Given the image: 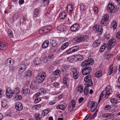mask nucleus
Here are the masks:
<instances>
[{
	"label": "nucleus",
	"instance_id": "obj_26",
	"mask_svg": "<svg viewBox=\"0 0 120 120\" xmlns=\"http://www.w3.org/2000/svg\"><path fill=\"white\" fill-rule=\"evenodd\" d=\"M13 62V60L11 58L8 59L6 61L5 64L6 65H11Z\"/></svg>",
	"mask_w": 120,
	"mask_h": 120
},
{
	"label": "nucleus",
	"instance_id": "obj_51",
	"mask_svg": "<svg viewBox=\"0 0 120 120\" xmlns=\"http://www.w3.org/2000/svg\"><path fill=\"white\" fill-rule=\"evenodd\" d=\"M61 73V71L59 70H56L53 73V74L55 75H59Z\"/></svg>",
	"mask_w": 120,
	"mask_h": 120
},
{
	"label": "nucleus",
	"instance_id": "obj_21",
	"mask_svg": "<svg viewBox=\"0 0 120 120\" xmlns=\"http://www.w3.org/2000/svg\"><path fill=\"white\" fill-rule=\"evenodd\" d=\"M32 73L31 71H28L25 73L24 77L26 79H29Z\"/></svg>",
	"mask_w": 120,
	"mask_h": 120
},
{
	"label": "nucleus",
	"instance_id": "obj_47",
	"mask_svg": "<svg viewBox=\"0 0 120 120\" xmlns=\"http://www.w3.org/2000/svg\"><path fill=\"white\" fill-rule=\"evenodd\" d=\"M113 68L112 65L110 66L109 69L108 70V73L109 75H110L112 73Z\"/></svg>",
	"mask_w": 120,
	"mask_h": 120
},
{
	"label": "nucleus",
	"instance_id": "obj_24",
	"mask_svg": "<svg viewBox=\"0 0 120 120\" xmlns=\"http://www.w3.org/2000/svg\"><path fill=\"white\" fill-rule=\"evenodd\" d=\"M73 10L72 6L71 4H69L67 6V10L68 13L72 12Z\"/></svg>",
	"mask_w": 120,
	"mask_h": 120
},
{
	"label": "nucleus",
	"instance_id": "obj_8",
	"mask_svg": "<svg viewBox=\"0 0 120 120\" xmlns=\"http://www.w3.org/2000/svg\"><path fill=\"white\" fill-rule=\"evenodd\" d=\"M94 62V61L93 59H89L82 62L81 64V66L82 67H84L87 66L89 65H92Z\"/></svg>",
	"mask_w": 120,
	"mask_h": 120
},
{
	"label": "nucleus",
	"instance_id": "obj_32",
	"mask_svg": "<svg viewBox=\"0 0 120 120\" xmlns=\"http://www.w3.org/2000/svg\"><path fill=\"white\" fill-rule=\"evenodd\" d=\"M50 43L52 45V46L53 47L56 46L57 44L56 41L53 40H50Z\"/></svg>",
	"mask_w": 120,
	"mask_h": 120
},
{
	"label": "nucleus",
	"instance_id": "obj_15",
	"mask_svg": "<svg viewBox=\"0 0 120 120\" xmlns=\"http://www.w3.org/2000/svg\"><path fill=\"white\" fill-rule=\"evenodd\" d=\"M54 57V56L52 54H50L45 57L44 59V61L45 63H47L48 61L52 60Z\"/></svg>",
	"mask_w": 120,
	"mask_h": 120
},
{
	"label": "nucleus",
	"instance_id": "obj_5",
	"mask_svg": "<svg viewBox=\"0 0 120 120\" xmlns=\"http://www.w3.org/2000/svg\"><path fill=\"white\" fill-rule=\"evenodd\" d=\"M106 10L108 12L111 14L114 13L115 11V9L114 6L111 3H109L107 5Z\"/></svg>",
	"mask_w": 120,
	"mask_h": 120
},
{
	"label": "nucleus",
	"instance_id": "obj_9",
	"mask_svg": "<svg viewBox=\"0 0 120 120\" xmlns=\"http://www.w3.org/2000/svg\"><path fill=\"white\" fill-rule=\"evenodd\" d=\"M87 106L89 107H91V111L92 112H93L96 109L97 105L96 103L93 102V101H91L89 102Z\"/></svg>",
	"mask_w": 120,
	"mask_h": 120
},
{
	"label": "nucleus",
	"instance_id": "obj_37",
	"mask_svg": "<svg viewBox=\"0 0 120 120\" xmlns=\"http://www.w3.org/2000/svg\"><path fill=\"white\" fill-rule=\"evenodd\" d=\"M49 0H44L43 5V6L46 7L47 6L49 3Z\"/></svg>",
	"mask_w": 120,
	"mask_h": 120
},
{
	"label": "nucleus",
	"instance_id": "obj_38",
	"mask_svg": "<svg viewBox=\"0 0 120 120\" xmlns=\"http://www.w3.org/2000/svg\"><path fill=\"white\" fill-rule=\"evenodd\" d=\"M100 23L101 25L104 26H107L108 24L107 21L102 19L100 22Z\"/></svg>",
	"mask_w": 120,
	"mask_h": 120
},
{
	"label": "nucleus",
	"instance_id": "obj_12",
	"mask_svg": "<svg viewBox=\"0 0 120 120\" xmlns=\"http://www.w3.org/2000/svg\"><path fill=\"white\" fill-rule=\"evenodd\" d=\"M79 27V25L77 23H75L71 26L70 28V29L72 31L75 32L78 30Z\"/></svg>",
	"mask_w": 120,
	"mask_h": 120
},
{
	"label": "nucleus",
	"instance_id": "obj_39",
	"mask_svg": "<svg viewBox=\"0 0 120 120\" xmlns=\"http://www.w3.org/2000/svg\"><path fill=\"white\" fill-rule=\"evenodd\" d=\"M89 86L87 85L84 88V94L86 95H87L88 94L89 89L88 87Z\"/></svg>",
	"mask_w": 120,
	"mask_h": 120
},
{
	"label": "nucleus",
	"instance_id": "obj_35",
	"mask_svg": "<svg viewBox=\"0 0 120 120\" xmlns=\"http://www.w3.org/2000/svg\"><path fill=\"white\" fill-rule=\"evenodd\" d=\"M49 42L48 41H45L43 43L42 47L43 48H45L48 46L49 45Z\"/></svg>",
	"mask_w": 120,
	"mask_h": 120
},
{
	"label": "nucleus",
	"instance_id": "obj_14",
	"mask_svg": "<svg viewBox=\"0 0 120 120\" xmlns=\"http://www.w3.org/2000/svg\"><path fill=\"white\" fill-rule=\"evenodd\" d=\"M54 57V56L52 54H50L45 57L44 59V61L45 63H47L48 61L52 60Z\"/></svg>",
	"mask_w": 120,
	"mask_h": 120
},
{
	"label": "nucleus",
	"instance_id": "obj_57",
	"mask_svg": "<svg viewBox=\"0 0 120 120\" xmlns=\"http://www.w3.org/2000/svg\"><path fill=\"white\" fill-rule=\"evenodd\" d=\"M41 106L39 104L37 105H35L33 106V108H34L36 110L38 109V108H40Z\"/></svg>",
	"mask_w": 120,
	"mask_h": 120
},
{
	"label": "nucleus",
	"instance_id": "obj_20",
	"mask_svg": "<svg viewBox=\"0 0 120 120\" xmlns=\"http://www.w3.org/2000/svg\"><path fill=\"white\" fill-rule=\"evenodd\" d=\"M66 15L67 14L66 12L63 11L60 14L58 18L60 20L63 19L66 17Z\"/></svg>",
	"mask_w": 120,
	"mask_h": 120
},
{
	"label": "nucleus",
	"instance_id": "obj_4",
	"mask_svg": "<svg viewBox=\"0 0 120 120\" xmlns=\"http://www.w3.org/2000/svg\"><path fill=\"white\" fill-rule=\"evenodd\" d=\"M93 29L95 31L98 33V34L100 35L102 34V28L101 25H96L94 26Z\"/></svg>",
	"mask_w": 120,
	"mask_h": 120
},
{
	"label": "nucleus",
	"instance_id": "obj_63",
	"mask_svg": "<svg viewBox=\"0 0 120 120\" xmlns=\"http://www.w3.org/2000/svg\"><path fill=\"white\" fill-rule=\"evenodd\" d=\"M94 11L96 13H97L98 12V9L96 7H95L94 8Z\"/></svg>",
	"mask_w": 120,
	"mask_h": 120
},
{
	"label": "nucleus",
	"instance_id": "obj_56",
	"mask_svg": "<svg viewBox=\"0 0 120 120\" xmlns=\"http://www.w3.org/2000/svg\"><path fill=\"white\" fill-rule=\"evenodd\" d=\"M8 34L9 37L11 38L12 36V33L10 30H9L8 31Z\"/></svg>",
	"mask_w": 120,
	"mask_h": 120
},
{
	"label": "nucleus",
	"instance_id": "obj_29",
	"mask_svg": "<svg viewBox=\"0 0 120 120\" xmlns=\"http://www.w3.org/2000/svg\"><path fill=\"white\" fill-rule=\"evenodd\" d=\"M22 94H30V90L28 88H26L25 90H24L22 91Z\"/></svg>",
	"mask_w": 120,
	"mask_h": 120
},
{
	"label": "nucleus",
	"instance_id": "obj_61",
	"mask_svg": "<svg viewBox=\"0 0 120 120\" xmlns=\"http://www.w3.org/2000/svg\"><path fill=\"white\" fill-rule=\"evenodd\" d=\"M4 92L2 89H0V98H1L3 96Z\"/></svg>",
	"mask_w": 120,
	"mask_h": 120
},
{
	"label": "nucleus",
	"instance_id": "obj_50",
	"mask_svg": "<svg viewBox=\"0 0 120 120\" xmlns=\"http://www.w3.org/2000/svg\"><path fill=\"white\" fill-rule=\"evenodd\" d=\"M106 46V44H104L103 45H102L100 49V52H102L104 50Z\"/></svg>",
	"mask_w": 120,
	"mask_h": 120
},
{
	"label": "nucleus",
	"instance_id": "obj_43",
	"mask_svg": "<svg viewBox=\"0 0 120 120\" xmlns=\"http://www.w3.org/2000/svg\"><path fill=\"white\" fill-rule=\"evenodd\" d=\"M102 73L101 71H99L96 72L95 76L97 77H99L101 76Z\"/></svg>",
	"mask_w": 120,
	"mask_h": 120
},
{
	"label": "nucleus",
	"instance_id": "obj_19",
	"mask_svg": "<svg viewBox=\"0 0 120 120\" xmlns=\"http://www.w3.org/2000/svg\"><path fill=\"white\" fill-rule=\"evenodd\" d=\"M84 40L85 39L84 38H73L72 41L73 43H76L84 41Z\"/></svg>",
	"mask_w": 120,
	"mask_h": 120
},
{
	"label": "nucleus",
	"instance_id": "obj_62",
	"mask_svg": "<svg viewBox=\"0 0 120 120\" xmlns=\"http://www.w3.org/2000/svg\"><path fill=\"white\" fill-rule=\"evenodd\" d=\"M40 92H41V93H44L46 92L45 90L43 88H41L40 90Z\"/></svg>",
	"mask_w": 120,
	"mask_h": 120
},
{
	"label": "nucleus",
	"instance_id": "obj_33",
	"mask_svg": "<svg viewBox=\"0 0 120 120\" xmlns=\"http://www.w3.org/2000/svg\"><path fill=\"white\" fill-rule=\"evenodd\" d=\"M75 56V59H77L78 61H81L83 59L84 57L82 55H77Z\"/></svg>",
	"mask_w": 120,
	"mask_h": 120
},
{
	"label": "nucleus",
	"instance_id": "obj_36",
	"mask_svg": "<svg viewBox=\"0 0 120 120\" xmlns=\"http://www.w3.org/2000/svg\"><path fill=\"white\" fill-rule=\"evenodd\" d=\"M69 43L67 42L63 44L61 47V49L62 50L64 49L69 45Z\"/></svg>",
	"mask_w": 120,
	"mask_h": 120
},
{
	"label": "nucleus",
	"instance_id": "obj_18",
	"mask_svg": "<svg viewBox=\"0 0 120 120\" xmlns=\"http://www.w3.org/2000/svg\"><path fill=\"white\" fill-rule=\"evenodd\" d=\"M57 29L59 31L63 32L66 30L67 28L66 26L64 25H60L57 27Z\"/></svg>",
	"mask_w": 120,
	"mask_h": 120
},
{
	"label": "nucleus",
	"instance_id": "obj_13",
	"mask_svg": "<svg viewBox=\"0 0 120 120\" xmlns=\"http://www.w3.org/2000/svg\"><path fill=\"white\" fill-rule=\"evenodd\" d=\"M18 71L19 72L22 73L24 71L26 68V65L23 64H20L18 67Z\"/></svg>",
	"mask_w": 120,
	"mask_h": 120
},
{
	"label": "nucleus",
	"instance_id": "obj_40",
	"mask_svg": "<svg viewBox=\"0 0 120 120\" xmlns=\"http://www.w3.org/2000/svg\"><path fill=\"white\" fill-rule=\"evenodd\" d=\"M50 11L49 10H46L45 12V17L47 19H49L50 17Z\"/></svg>",
	"mask_w": 120,
	"mask_h": 120
},
{
	"label": "nucleus",
	"instance_id": "obj_16",
	"mask_svg": "<svg viewBox=\"0 0 120 120\" xmlns=\"http://www.w3.org/2000/svg\"><path fill=\"white\" fill-rule=\"evenodd\" d=\"M73 77L75 79H76L79 77V73L77 71V69L75 68H73L72 70Z\"/></svg>",
	"mask_w": 120,
	"mask_h": 120
},
{
	"label": "nucleus",
	"instance_id": "obj_46",
	"mask_svg": "<svg viewBox=\"0 0 120 120\" xmlns=\"http://www.w3.org/2000/svg\"><path fill=\"white\" fill-rule=\"evenodd\" d=\"M72 49V50H73V52H74L77 51L79 48V47L78 46H76L71 47Z\"/></svg>",
	"mask_w": 120,
	"mask_h": 120
},
{
	"label": "nucleus",
	"instance_id": "obj_59",
	"mask_svg": "<svg viewBox=\"0 0 120 120\" xmlns=\"http://www.w3.org/2000/svg\"><path fill=\"white\" fill-rule=\"evenodd\" d=\"M72 107L73 108H74L75 105V100H72L71 102Z\"/></svg>",
	"mask_w": 120,
	"mask_h": 120
},
{
	"label": "nucleus",
	"instance_id": "obj_34",
	"mask_svg": "<svg viewBox=\"0 0 120 120\" xmlns=\"http://www.w3.org/2000/svg\"><path fill=\"white\" fill-rule=\"evenodd\" d=\"M112 25L113 30L115 29L117 27V22L116 20L114 21L112 23Z\"/></svg>",
	"mask_w": 120,
	"mask_h": 120
},
{
	"label": "nucleus",
	"instance_id": "obj_30",
	"mask_svg": "<svg viewBox=\"0 0 120 120\" xmlns=\"http://www.w3.org/2000/svg\"><path fill=\"white\" fill-rule=\"evenodd\" d=\"M8 47L6 45L1 43H0V49L4 50L6 49Z\"/></svg>",
	"mask_w": 120,
	"mask_h": 120
},
{
	"label": "nucleus",
	"instance_id": "obj_48",
	"mask_svg": "<svg viewBox=\"0 0 120 120\" xmlns=\"http://www.w3.org/2000/svg\"><path fill=\"white\" fill-rule=\"evenodd\" d=\"M63 83L64 85L66 87H67L68 86V83L67 82L66 78L64 77L63 78Z\"/></svg>",
	"mask_w": 120,
	"mask_h": 120
},
{
	"label": "nucleus",
	"instance_id": "obj_11",
	"mask_svg": "<svg viewBox=\"0 0 120 120\" xmlns=\"http://www.w3.org/2000/svg\"><path fill=\"white\" fill-rule=\"evenodd\" d=\"M6 94L7 98H11L13 95H14L13 91L9 88H8L6 89Z\"/></svg>",
	"mask_w": 120,
	"mask_h": 120
},
{
	"label": "nucleus",
	"instance_id": "obj_58",
	"mask_svg": "<svg viewBox=\"0 0 120 120\" xmlns=\"http://www.w3.org/2000/svg\"><path fill=\"white\" fill-rule=\"evenodd\" d=\"M98 111V110L97 109H96V111H95V112H96L94 113V114L90 118L91 119H94V118L97 115L96 112Z\"/></svg>",
	"mask_w": 120,
	"mask_h": 120
},
{
	"label": "nucleus",
	"instance_id": "obj_42",
	"mask_svg": "<svg viewBox=\"0 0 120 120\" xmlns=\"http://www.w3.org/2000/svg\"><path fill=\"white\" fill-rule=\"evenodd\" d=\"M78 91L80 93H81L83 91V88L82 85H80L78 87Z\"/></svg>",
	"mask_w": 120,
	"mask_h": 120
},
{
	"label": "nucleus",
	"instance_id": "obj_41",
	"mask_svg": "<svg viewBox=\"0 0 120 120\" xmlns=\"http://www.w3.org/2000/svg\"><path fill=\"white\" fill-rule=\"evenodd\" d=\"M15 96L14 97V100H19L22 99V97L19 94H15Z\"/></svg>",
	"mask_w": 120,
	"mask_h": 120
},
{
	"label": "nucleus",
	"instance_id": "obj_25",
	"mask_svg": "<svg viewBox=\"0 0 120 120\" xmlns=\"http://www.w3.org/2000/svg\"><path fill=\"white\" fill-rule=\"evenodd\" d=\"M37 86V83L35 81H33L31 84L30 87L31 89H33L36 88Z\"/></svg>",
	"mask_w": 120,
	"mask_h": 120
},
{
	"label": "nucleus",
	"instance_id": "obj_55",
	"mask_svg": "<svg viewBox=\"0 0 120 120\" xmlns=\"http://www.w3.org/2000/svg\"><path fill=\"white\" fill-rule=\"evenodd\" d=\"M49 111L48 110H44L42 112V114L44 116L46 115L49 113Z\"/></svg>",
	"mask_w": 120,
	"mask_h": 120
},
{
	"label": "nucleus",
	"instance_id": "obj_53",
	"mask_svg": "<svg viewBox=\"0 0 120 120\" xmlns=\"http://www.w3.org/2000/svg\"><path fill=\"white\" fill-rule=\"evenodd\" d=\"M19 16V14L18 13H16L13 16L14 20H16Z\"/></svg>",
	"mask_w": 120,
	"mask_h": 120
},
{
	"label": "nucleus",
	"instance_id": "obj_27",
	"mask_svg": "<svg viewBox=\"0 0 120 120\" xmlns=\"http://www.w3.org/2000/svg\"><path fill=\"white\" fill-rule=\"evenodd\" d=\"M41 62V60L39 58H36L34 60V62L35 65L39 64Z\"/></svg>",
	"mask_w": 120,
	"mask_h": 120
},
{
	"label": "nucleus",
	"instance_id": "obj_64",
	"mask_svg": "<svg viewBox=\"0 0 120 120\" xmlns=\"http://www.w3.org/2000/svg\"><path fill=\"white\" fill-rule=\"evenodd\" d=\"M84 6L83 4L80 5V8L81 11H83L84 9Z\"/></svg>",
	"mask_w": 120,
	"mask_h": 120
},
{
	"label": "nucleus",
	"instance_id": "obj_49",
	"mask_svg": "<svg viewBox=\"0 0 120 120\" xmlns=\"http://www.w3.org/2000/svg\"><path fill=\"white\" fill-rule=\"evenodd\" d=\"M7 101L6 100H4L2 102V106L3 107H4L6 106L7 105Z\"/></svg>",
	"mask_w": 120,
	"mask_h": 120
},
{
	"label": "nucleus",
	"instance_id": "obj_31",
	"mask_svg": "<svg viewBox=\"0 0 120 120\" xmlns=\"http://www.w3.org/2000/svg\"><path fill=\"white\" fill-rule=\"evenodd\" d=\"M20 91V88L18 87H17L14 89L13 90V92L14 93V95H16L19 93Z\"/></svg>",
	"mask_w": 120,
	"mask_h": 120
},
{
	"label": "nucleus",
	"instance_id": "obj_22",
	"mask_svg": "<svg viewBox=\"0 0 120 120\" xmlns=\"http://www.w3.org/2000/svg\"><path fill=\"white\" fill-rule=\"evenodd\" d=\"M101 41L102 40L100 39L95 40L93 43V46L94 47H95L99 46Z\"/></svg>",
	"mask_w": 120,
	"mask_h": 120
},
{
	"label": "nucleus",
	"instance_id": "obj_1",
	"mask_svg": "<svg viewBox=\"0 0 120 120\" xmlns=\"http://www.w3.org/2000/svg\"><path fill=\"white\" fill-rule=\"evenodd\" d=\"M116 40L115 38H111L107 43V48L108 50H109L115 45Z\"/></svg>",
	"mask_w": 120,
	"mask_h": 120
},
{
	"label": "nucleus",
	"instance_id": "obj_28",
	"mask_svg": "<svg viewBox=\"0 0 120 120\" xmlns=\"http://www.w3.org/2000/svg\"><path fill=\"white\" fill-rule=\"evenodd\" d=\"M68 60L70 62H72L75 59V55L72 56L67 58Z\"/></svg>",
	"mask_w": 120,
	"mask_h": 120
},
{
	"label": "nucleus",
	"instance_id": "obj_10",
	"mask_svg": "<svg viewBox=\"0 0 120 120\" xmlns=\"http://www.w3.org/2000/svg\"><path fill=\"white\" fill-rule=\"evenodd\" d=\"M92 69L90 67H87L83 69L82 70V73L84 75L89 74L91 71Z\"/></svg>",
	"mask_w": 120,
	"mask_h": 120
},
{
	"label": "nucleus",
	"instance_id": "obj_45",
	"mask_svg": "<svg viewBox=\"0 0 120 120\" xmlns=\"http://www.w3.org/2000/svg\"><path fill=\"white\" fill-rule=\"evenodd\" d=\"M35 117L36 118L35 120H41L42 117L41 116L38 114H36Z\"/></svg>",
	"mask_w": 120,
	"mask_h": 120
},
{
	"label": "nucleus",
	"instance_id": "obj_2",
	"mask_svg": "<svg viewBox=\"0 0 120 120\" xmlns=\"http://www.w3.org/2000/svg\"><path fill=\"white\" fill-rule=\"evenodd\" d=\"M46 77V74L44 72H41L38 75L37 77V80L38 83L42 82L44 79Z\"/></svg>",
	"mask_w": 120,
	"mask_h": 120
},
{
	"label": "nucleus",
	"instance_id": "obj_3",
	"mask_svg": "<svg viewBox=\"0 0 120 120\" xmlns=\"http://www.w3.org/2000/svg\"><path fill=\"white\" fill-rule=\"evenodd\" d=\"M52 29V27L50 26H45L39 30V33L41 34H44L50 32Z\"/></svg>",
	"mask_w": 120,
	"mask_h": 120
},
{
	"label": "nucleus",
	"instance_id": "obj_44",
	"mask_svg": "<svg viewBox=\"0 0 120 120\" xmlns=\"http://www.w3.org/2000/svg\"><path fill=\"white\" fill-rule=\"evenodd\" d=\"M39 13V11L38 9H36L34 11V16L36 17L37 16Z\"/></svg>",
	"mask_w": 120,
	"mask_h": 120
},
{
	"label": "nucleus",
	"instance_id": "obj_54",
	"mask_svg": "<svg viewBox=\"0 0 120 120\" xmlns=\"http://www.w3.org/2000/svg\"><path fill=\"white\" fill-rule=\"evenodd\" d=\"M109 16L107 14L104 15L102 19L104 20L107 21L109 18Z\"/></svg>",
	"mask_w": 120,
	"mask_h": 120
},
{
	"label": "nucleus",
	"instance_id": "obj_6",
	"mask_svg": "<svg viewBox=\"0 0 120 120\" xmlns=\"http://www.w3.org/2000/svg\"><path fill=\"white\" fill-rule=\"evenodd\" d=\"M84 81L88 84L86 85L88 86H92L93 85V83L92 81L91 76L90 75L86 76L84 79Z\"/></svg>",
	"mask_w": 120,
	"mask_h": 120
},
{
	"label": "nucleus",
	"instance_id": "obj_23",
	"mask_svg": "<svg viewBox=\"0 0 120 120\" xmlns=\"http://www.w3.org/2000/svg\"><path fill=\"white\" fill-rule=\"evenodd\" d=\"M67 105H57L56 106V109H60L62 110H64L66 108Z\"/></svg>",
	"mask_w": 120,
	"mask_h": 120
},
{
	"label": "nucleus",
	"instance_id": "obj_60",
	"mask_svg": "<svg viewBox=\"0 0 120 120\" xmlns=\"http://www.w3.org/2000/svg\"><path fill=\"white\" fill-rule=\"evenodd\" d=\"M105 108L106 110H109L111 108V107L110 105H106L105 107Z\"/></svg>",
	"mask_w": 120,
	"mask_h": 120
},
{
	"label": "nucleus",
	"instance_id": "obj_52",
	"mask_svg": "<svg viewBox=\"0 0 120 120\" xmlns=\"http://www.w3.org/2000/svg\"><path fill=\"white\" fill-rule=\"evenodd\" d=\"M72 49L71 48L69 49L66 51V53L67 54H71L72 53H74L73 50H72Z\"/></svg>",
	"mask_w": 120,
	"mask_h": 120
},
{
	"label": "nucleus",
	"instance_id": "obj_17",
	"mask_svg": "<svg viewBox=\"0 0 120 120\" xmlns=\"http://www.w3.org/2000/svg\"><path fill=\"white\" fill-rule=\"evenodd\" d=\"M16 109L19 111L21 110L23 108V106L21 103L19 102L16 103L15 105Z\"/></svg>",
	"mask_w": 120,
	"mask_h": 120
},
{
	"label": "nucleus",
	"instance_id": "obj_7",
	"mask_svg": "<svg viewBox=\"0 0 120 120\" xmlns=\"http://www.w3.org/2000/svg\"><path fill=\"white\" fill-rule=\"evenodd\" d=\"M110 94V92L109 91L103 90L101 92L100 94L99 102L102 99L104 95H105V98L107 99L109 96Z\"/></svg>",
	"mask_w": 120,
	"mask_h": 120
}]
</instances>
